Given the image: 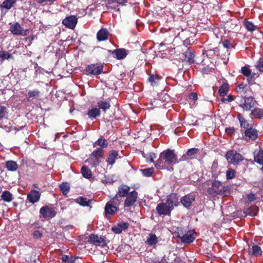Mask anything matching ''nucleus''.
<instances>
[{
	"mask_svg": "<svg viewBox=\"0 0 263 263\" xmlns=\"http://www.w3.org/2000/svg\"><path fill=\"white\" fill-rule=\"evenodd\" d=\"M180 161L174 150L167 149L160 153L159 159L155 162V166L159 170L173 171V165Z\"/></svg>",
	"mask_w": 263,
	"mask_h": 263,
	"instance_id": "nucleus-1",
	"label": "nucleus"
},
{
	"mask_svg": "<svg viewBox=\"0 0 263 263\" xmlns=\"http://www.w3.org/2000/svg\"><path fill=\"white\" fill-rule=\"evenodd\" d=\"M103 151L101 148H97L94 150L90 155L88 162L90 165L95 167L99 165L100 163V159L103 157Z\"/></svg>",
	"mask_w": 263,
	"mask_h": 263,
	"instance_id": "nucleus-2",
	"label": "nucleus"
},
{
	"mask_svg": "<svg viewBox=\"0 0 263 263\" xmlns=\"http://www.w3.org/2000/svg\"><path fill=\"white\" fill-rule=\"evenodd\" d=\"M226 158L228 163L234 165H237L243 160L242 156L234 150L228 151L226 154Z\"/></svg>",
	"mask_w": 263,
	"mask_h": 263,
	"instance_id": "nucleus-3",
	"label": "nucleus"
},
{
	"mask_svg": "<svg viewBox=\"0 0 263 263\" xmlns=\"http://www.w3.org/2000/svg\"><path fill=\"white\" fill-rule=\"evenodd\" d=\"M119 203L120 202L115 197L109 201L105 207L106 216L114 215L117 211L118 205Z\"/></svg>",
	"mask_w": 263,
	"mask_h": 263,
	"instance_id": "nucleus-4",
	"label": "nucleus"
},
{
	"mask_svg": "<svg viewBox=\"0 0 263 263\" xmlns=\"http://www.w3.org/2000/svg\"><path fill=\"white\" fill-rule=\"evenodd\" d=\"M9 31L13 35L25 36L28 33V30H24L18 23H10Z\"/></svg>",
	"mask_w": 263,
	"mask_h": 263,
	"instance_id": "nucleus-5",
	"label": "nucleus"
},
{
	"mask_svg": "<svg viewBox=\"0 0 263 263\" xmlns=\"http://www.w3.org/2000/svg\"><path fill=\"white\" fill-rule=\"evenodd\" d=\"M172 210L166 202H161L156 207V211L160 215H170Z\"/></svg>",
	"mask_w": 263,
	"mask_h": 263,
	"instance_id": "nucleus-6",
	"label": "nucleus"
},
{
	"mask_svg": "<svg viewBox=\"0 0 263 263\" xmlns=\"http://www.w3.org/2000/svg\"><path fill=\"white\" fill-rule=\"evenodd\" d=\"M138 198V193L133 191L129 192L126 196V199L124 202L125 207H130L134 204Z\"/></svg>",
	"mask_w": 263,
	"mask_h": 263,
	"instance_id": "nucleus-7",
	"label": "nucleus"
},
{
	"mask_svg": "<svg viewBox=\"0 0 263 263\" xmlns=\"http://www.w3.org/2000/svg\"><path fill=\"white\" fill-rule=\"evenodd\" d=\"M256 104V101L252 97L245 98L240 106L246 110H250Z\"/></svg>",
	"mask_w": 263,
	"mask_h": 263,
	"instance_id": "nucleus-8",
	"label": "nucleus"
},
{
	"mask_svg": "<svg viewBox=\"0 0 263 263\" xmlns=\"http://www.w3.org/2000/svg\"><path fill=\"white\" fill-rule=\"evenodd\" d=\"M40 214L44 218H52L55 216L56 212L51 207L45 206L41 208L40 210Z\"/></svg>",
	"mask_w": 263,
	"mask_h": 263,
	"instance_id": "nucleus-9",
	"label": "nucleus"
},
{
	"mask_svg": "<svg viewBox=\"0 0 263 263\" xmlns=\"http://www.w3.org/2000/svg\"><path fill=\"white\" fill-rule=\"evenodd\" d=\"M195 200V194H189L182 197L180 199V201L185 208L189 209L191 206L192 203Z\"/></svg>",
	"mask_w": 263,
	"mask_h": 263,
	"instance_id": "nucleus-10",
	"label": "nucleus"
},
{
	"mask_svg": "<svg viewBox=\"0 0 263 263\" xmlns=\"http://www.w3.org/2000/svg\"><path fill=\"white\" fill-rule=\"evenodd\" d=\"M88 241L96 246H103L105 245L104 238L95 234H90L88 237Z\"/></svg>",
	"mask_w": 263,
	"mask_h": 263,
	"instance_id": "nucleus-11",
	"label": "nucleus"
},
{
	"mask_svg": "<svg viewBox=\"0 0 263 263\" xmlns=\"http://www.w3.org/2000/svg\"><path fill=\"white\" fill-rule=\"evenodd\" d=\"M179 237L183 242L190 243L194 240L196 238V234L194 230H190L182 236L179 235Z\"/></svg>",
	"mask_w": 263,
	"mask_h": 263,
	"instance_id": "nucleus-12",
	"label": "nucleus"
},
{
	"mask_svg": "<svg viewBox=\"0 0 263 263\" xmlns=\"http://www.w3.org/2000/svg\"><path fill=\"white\" fill-rule=\"evenodd\" d=\"M77 18L74 15L66 17L63 20L62 23L70 29H74L77 24Z\"/></svg>",
	"mask_w": 263,
	"mask_h": 263,
	"instance_id": "nucleus-13",
	"label": "nucleus"
},
{
	"mask_svg": "<svg viewBox=\"0 0 263 263\" xmlns=\"http://www.w3.org/2000/svg\"><path fill=\"white\" fill-rule=\"evenodd\" d=\"M41 193L35 190H31L28 194L27 199L30 203H34L39 201Z\"/></svg>",
	"mask_w": 263,
	"mask_h": 263,
	"instance_id": "nucleus-14",
	"label": "nucleus"
},
{
	"mask_svg": "<svg viewBox=\"0 0 263 263\" xmlns=\"http://www.w3.org/2000/svg\"><path fill=\"white\" fill-rule=\"evenodd\" d=\"M165 202L172 210H173L174 208L177 206L179 204L178 197L175 194H171L167 197Z\"/></svg>",
	"mask_w": 263,
	"mask_h": 263,
	"instance_id": "nucleus-15",
	"label": "nucleus"
},
{
	"mask_svg": "<svg viewBox=\"0 0 263 263\" xmlns=\"http://www.w3.org/2000/svg\"><path fill=\"white\" fill-rule=\"evenodd\" d=\"M128 0H107V7L108 8L117 9L119 11V9L117 8L119 5H124Z\"/></svg>",
	"mask_w": 263,
	"mask_h": 263,
	"instance_id": "nucleus-16",
	"label": "nucleus"
},
{
	"mask_svg": "<svg viewBox=\"0 0 263 263\" xmlns=\"http://www.w3.org/2000/svg\"><path fill=\"white\" fill-rule=\"evenodd\" d=\"M86 71L91 74L98 75L102 73L103 66L97 64H91L88 66Z\"/></svg>",
	"mask_w": 263,
	"mask_h": 263,
	"instance_id": "nucleus-17",
	"label": "nucleus"
},
{
	"mask_svg": "<svg viewBox=\"0 0 263 263\" xmlns=\"http://www.w3.org/2000/svg\"><path fill=\"white\" fill-rule=\"evenodd\" d=\"M129 224L126 222H120L111 228V230L116 234H120L128 228Z\"/></svg>",
	"mask_w": 263,
	"mask_h": 263,
	"instance_id": "nucleus-18",
	"label": "nucleus"
},
{
	"mask_svg": "<svg viewBox=\"0 0 263 263\" xmlns=\"http://www.w3.org/2000/svg\"><path fill=\"white\" fill-rule=\"evenodd\" d=\"M221 182L218 180H215L212 183V187L209 188L208 191L211 195H217L222 187Z\"/></svg>",
	"mask_w": 263,
	"mask_h": 263,
	"instance_id": "nucleus-19",
	"label": "nucleus"
},
{
	"mask_svg": "<svg viewBox=\"0 0 263 263\" xmlns=\"http://www.w3.org/2000/svg\"><path fill=\"white\" fill-rule=\"evenodd\" d=\"M184 61L189 63L190 64L194 62L195 54L194 51L190 48H187V50L183 53Z\"/></svg>",
	"mask_w": 263,
	"mask_h": 263,
	"instance_id": "nucleus-20",
	"label": "nucleus"
},
{
	"mask_svg": "<svg viewBox=\"0 0 263 263\" xmlns=\"http://www.w3.org/2000/svg\"><path fill=\"white\" fill-rule=\"evenodd\" d=\"M129 187L128 186L125 184H122L119 186L118 192L115 197L117 198L116 197L118 195L121 197L126 196L129 193Z\"/></svg>",
	"mask_w": 263,
	"mask_h": 263,
	"instance_id": "nucleus-21",
	"label": "nucleus"
},
{
	"mask_svg": "<svg viewBox=\"0 0 263 263\" xmlns=\"http://www.w3.org/2000/svg\"><path fill=\"white\" fill-rule=\"evenodd\" d=\"M199 152L198 148H192L189 149L186 153L183 155L181 158L180 159V161H185L188 159V158H192L193 156L196 155Z\"/></svg>",
	"mask_w": 263,
	"mask_h": 263,
	"instance_id": "nucleus-22",
	"label": "nucleus"
},
{
	"mask_svg": "<svg viewBox=\"0 0 263 263\" xmlns=\"http://www.w3.org/2000/svg\"><path fill=\"white\" fill-rule=\"evenodd\" d=\"M119 155L118 152L115 150H112L109 152L107 160L108 163L112 165L116 162V159Z\"/></svg>",
	"mask_w": 263,
	"mask_h": 263,
	"instance_id": "nucleus-23",
	"label": "nucleus"
},
{
	"mask_svg": "<svg viewBox=\"0 0 263 263\" xmlns=\"http://www.w3.org/2000/svg\"><path fill=\"white\" fill-rule=\"evenodd\" d=\"M109 32L106 29L102 28L97 33V37L98 41H103L108 38Z\"/></svg>",
	"mask_w": 263,
	"mask_h": 263,
	"instance_id": "nucleus-24",
	"label": "nucleus"
},
{
	"mask_svg": "<svg viewBox=\"0 0 263 263\" xmlns=\"http://www.w3.org/2000/svg\"><path fill=\"white\" fill-rule=\"evenodd\" d=\"M112 54L115 55L117 59L121 60L124 59L127 55L126 50L123 48H120L115 50Z\"/></svg>",
	"mask_w": 263,
	"mask_h": 263,
	"instance_id": "nucleus-25",
	"label": "nucleus"
},
{
	"mask_svg": "<svg viewBox=\"0 0 263 263\" xmlns=\"http://www.w3.org/2000/svg\"><path fill=\"white\" fill-rule=\"evenodd\" d=\"M17 0H5L1 5L2 8L9 10L14 6Z\"/></svg>",
	"mask_w": 263,
	"mask_h": 263,
	"instance_id": "nucleus-26",
	"label": "nucleus"
},
{
	"mask_svg": "<svg viewBox=\"0 0 263 263\" xmlns=\"http://www.w3.org/2000/svg\"><path fill=\"white\" fill-rule=\"evenodd\" d=\"M249 254L254 256H260L262 254L261 249L257 245H253L249 251Z\"/></svg>",
	"mask_w": 263,
	"mask_h": 263,
	"instance_id": "nucleus-27",
	"label": "nucleus"
},
{
	"mask_svg": "<svg viewBox=\"0 0 263 263\" xmlns=\"http://www.w3.org/2000/svg\"><path fill=\"white\" fill-rule=\"evenodd\" d=\"M108 145L107 141L102 137L98 139L96 142L93 143V147H95L97 146H99L102 149V148H106Z\"/></svg>",
	"mask_w": 263,
	"mask_h": 263,
	"instance_id": "nucleus-28",
	"label": "nucleus"
},
{
	"mask_svg": "<svg viewBox=\"0 0 263 263\" xmlns=\"http://www.w3.org/2000/svg\"><path fill=\"white\" fill-rule=\"evenodd\" d=\"M1 199L7 202H10L13 199V195L8 191H4L1 196Z\"/></svg>",
	"mask_w": 263,
	"mask_h": 263,
	"instance_id": "nucleus-29",
	"label": "nucleus"
},
{
	"mask_svg": "<svg viewBox=\"0 0 263 263\" xmlns=\"http://www.w3.org/2000/svg\"><path fill=\"white\" fill-rule=\"evenodd\" d=\"M251 118H261L263 117V109L256 108L250 114Z\"/></svg>",
	"mask_w": 263,
	"mask_h": 263,
	"instance_id": "nucleus-30",
	"label": "nucleus"
},
{
	"mask_svg": "<svg viewBox=\"0 0 263 263\" xmlns=\"http://www.w3.org/2000/svg\"><path fill=\"white\" fill-rule=\"evenodd\" d=\"M245 135L252 140H255L257 137V132L255 129L249 128L245 131Z\"/></svg>",
	"mask_w": 263,
	"mask_h": 263,
	"instance_id": "nucleus-31",
	"label": "nucleus"
},
{
	"mask_svg": "<svg viewBox=\"0 0 263 263\" xmlns=\"http://www.w3.org/2000/svg\"><path fill=\"white\" fill-rule=\"evenodd\" d=\"M91 200L83 197H79L76 199V202L82 206H89Z\"/></svg>",
	"mask_w": 263,
	"mask_h": 263,
	"instance_id": "nucleus-32",
	"label": "nucleus"
},
{
	"mask_svg": "<svg viewBox=\"0 0 263 263\" xmlns=\"http://www.w3.org/2000/svg\"><path fill=\"white\" fill-rule=\"evenodd\" d=\"M258 211V208L256 206H253L247 209L244 213L247 215L255 216L257 215Z\"/></svg>",
	"mask_w": 263,
	"mask_h": 263,
	"instance_id": "nucleus-33",
	"label": "nucleus"
},
{
	"mask_svg": "<svg viewBox=\"0 0 263 263\" xmlns=\"http://www.w3.org/2000/svg\"><path fill=\"white\" fill-rule=\"evenodd\" d=\"M158 241V238L155 234L150 233L146 239V242L150 246L156 245Z\"/></svg>",
	"mask_w": 263,
	"mask_h": 263,
	"instance_id": "nucleus-34",
	"label": "nucleus"
},
{
	"mask_svg": "<svg viewBox=\"0 0 263 263\" xmlns=\"http://www.w3.org/2000/svg\"><path fill=\"white\" fill-rule=\"evenodd\" d=\"M98 106L99 109H101L105 112L110 108V105L109 102L107 101H100L98 102Z\"/></svg>",
	"mask_w": 263,
	"mask_h": 263,
	"instance_id": "nucleus-35",
	"label": "nucleus"
},
{
	"mask_svg": "<svg viewBox=\"0 0 263 263\" xmlns=\"http://www.w3.org/2000/svg\"><path fill=\"white\" fill-rule=\"evenodd\" d=\"M6 167L8 171H15L18 168V165L14 161H8L6 163Z\"/></svg>",
	"mask_w": 263,
	"mask_h": 263,
	"instance_id": "nucleus-36",
	"label": "nucleus"
},
{
	"mask_svg": "<svg viewBox=\"0 0 263 263\" xmlns=\"http://www.w3.org/2000/svg\"><path fill=\"white\" fill-rule=\"evenodd\" d=\"M241 72L245 76L247 77L251 76V78H254L256 76L255 73L252 74L251 70L248 66L241 67Z\"/></svg>",
	"mask_w": 263,
	"mask_h": 263,
	"instance_id": "nucleus-37",
	"label": "nucleus"
},
{
	"mask_svg": "<svg viewBox=\"0 0 263 263\" xmlns=\"http://www.w3.org/2000/svg\"><path fill=\"white\" fill-rule=\"evenodd\" d=\"M243 25L246 29L250 32H253L257 28V26L256 25H255L252 22L249 21H245L243 22Z\"/></svg>",
	"mask_w": 263,
	"mask_h": 263,
	"instance_id": "nucleus-38",
	"label": "nucleus"
},
{
	"mask_svg": "<svg viewBox=\"0 0 263 263\" xmlns=\"http://www.w3.org/2000/svg\"><path fill=\"white\" fill-rule=\"evenodd\" d=\"M81 173L84 177L89 179L92 176L91 170L86 166H83L81 168Z\"/></svg>",
	"mask_w": 263,
	"mask_h": 263,
	"instance_id": "nucleus-39",
	"label": "nucleus"
},
{
	"mask_svg": "<svg viewBox=\"0 0 263 263\" xmlns=\"http://www.w3.org/2000/svg\"><path fill=\"white\" fill-rule=\"evenodd\" d=\"M229 90L228 84L223 83L219 87L218 92L221 96H224Z\"/></svg>",
	"mask_w": 263,
	"mask_h": 263,
	"instance_id": "nucleus-40",
	"label": "nucleus"
},
{
	"mask_svg": "<svg viewBox=\"0 0 263 263\" xmlns=\"http://www.w3.org/2000/svg\"><path fill=\"white\" fill-rule=\"evenodd\" d=\"M254 160L258 163L263 164V151H259L257 153H255Z\"/></svg>",
	"mask_w": 263,
	"mask_h": 263,
	"instance_id": "nucleus-41",
	"label": "nucleus"
},
{
	"mask_svg": "<svg viewBox=\"0 0 263 263\" xmlns=\"http://www.w3.org/2000/svg\"><path fill=\"white\" fill-rule=\"evenodd\" d=\"M87 115L90 118L99 117L100 115V109L97 108H92L88 111Z\"/></svg>",
	"mask_w": 263,
	"mask_h": 263,
	"instance_id": "nucleus-42",
	"label": "nucleus"
},
{
	"mask_svg": "<svg viewBox=\"0 0 263 263\" xmlns=\"http://www.w3.org/2000/svg\"><path fill=\"white\" fill-rule=\"evenodd\" d=\"M60 190L61 191L62 193L64 195H66L69 191L70 186H69V184L67 182L62 183L60 185Z\"/></svg>",
	"mask_w": 263,
	"mask_h": 263,
	"instance_id": "nucleus-43",
	"label": "nucleus"
},
{
	"mask_svg": "<svg viewBox=\"0 0 263 263\" xmlns=\"http://www.w3.org/2000/svg\"><path fill=\"white\" fill-rule=\"evenodd\" d=\"M76 258L72 257H69L68 255H63L61 260L64 263H74Z\"/></svg>",
	"mask_w": 263,
	"mask_h": 263,
	"instance_id": "nucleus-44",
	"label": "nucleus"
},
{
	"mask_svg": "<svg viewBox=\"0 0 263 263\" xmlns=\"http://www.w3.org/2000/svg\"><path fill=\"white\" fill-rule=\"evenodd\" d=\"M8 115L7 108L2 105H0V121L5 118Z\"/></svg>",
	"mask_w": 263,
	"mask_h": 263,
	"instance_id": "nucleus-45",
	"label": "nucleus"
},
{
	"mask_svg": "<svg viewBox=\"0 0 263 263\" xmlns=\"http://www.w3.org/2000/svg\"><path fill=\"white\" fill-rule=\"evenodd\" d=\"M141 172L144 176L150 177L153 174L154 172V169L153 167L142 169L141 170Z\"/></svg>",
	"mask_w": 263,
	"mask_h": 263,
	"instance_id": "nucleus-46",
	"label": "nucleus"
},
{
	"mask_svg": "<svg viewBox=\"0 0 263 263\" xmlns=\"http://www.w3.org/2000/svg\"><path fill=\"white\" fill-rule=\"evenodd\" d=\"M13 58L12 54L9 53L8 52L4 51H0V58L2 59L3 61L11 59Z\"/></svg>",
	"mask_w": 263,
	"mask_h": 263,
	"instance_id": "nucleus-47",
	"label": "nucleus"
},
{
	"mask_svg": "<svg viewBox=\"0 0 263 263\" xmlns=\"http://www.w3.org/2000/svg\"><path fill=\"white\" fill-rule=\"evenodd\" d=\"M230 193V188L228 186H222L217 194L225 196Z\"/></svg>",
	"mask_w": 263,
	"mask_h": 263,
	"instance_id": "nucleus-48",
	"label": "nucleus"
},
{
	"mask_svg": "<svg viewBox=\"0 0 263 263\" xmlns=\"http://www.w3.org/2000/svg\"><path fill=\"white\" fill-rule=\"evenodd\" d=\"M146 158L147 162H153L155 164L156 161H154V159L156 158V155L153 153H150L144 156Z\"/></svg>",
	"mask_w": 263,
	"mask_h": 263,
	"instance_id": "nucleus-49",
	"label": "nucleus"
},
{
	"mask_svg": "<svg viewBox=\"0 0 263 263\" xmlns=\"http://www.w3.org/2000/svg\"><path fill=\"white\" fill-rule=\"evenodd\" d=\"M235 171L234 170L229 168L226 172V177L227 179H232L235 176Z\"/></svg>",
	"mask_w": 263,
	"mask_h": 263,
	"instance_id": "nucleus-50",
	"label": "nucleus"
},
{
	"mask_svg": "<svg viewBox=\"0 0 263 263\" xmlns=\"http://www.w3.org/2000/svg\"><path fill=\"white\" fill-rule=\"evenodd\" d=\"M256 69L260 71L263 72V58H260L256 64Z\"/></svg>",
	"mask_w": 263,
	"mask_h": 263,
	"instance_id": "nucleus-51",
	"label": "nucleus"
},
{
	"mask_svg": "<svg viewBox=\"0 0 263 263\" xmlns=\"http://www.w3.org/2000/svg\"><path fill=\"white\" fill-rule=\"evenodd\" d=\"M40 92L39 90H30L28 92V95L30 98L37 97L39 96Z\"/></svg>",
	"mask_w": 263,
	"mask_h": 263,
	"instance_id": "nucleus-52",
	"label": "nucleus"
},
{
	"mask_svg": "<svg viewBox=\"0 0 263 263\" xmlns=\"http://www.w3.org/2000/svg\"><path fill=\"white\" fill-rule=\"evenodd\" d=\"M159 80V78L157 75H151L148 78V80L151 83L152 85L156 84Z\"/></svg>",
	"mask_w": 263,
	"mask_h": 263,
	"instance_id": "nucleus-53",
	"label": "nucleus"
},
{
	"mask_svg": "<svg viewBox=\"0 0 263 263\" xmlns=\"http://www.w3.org/2000/svg\"><path fill=\"white\" fill-rule=\"evenodd\" d=\"M42 235H43L42 232H41L39 230L35 231L32 234L33 237L36 239H39V238H41L42 237Z\"/></svg>",
	"mask_w": 263,
	"mask_h": 263,
	"instance_id": "nucleus-54",
	"label": "nucleus"
},
{
	"mask_svg": "<svg viewBox=\"0 0 263 263\" xmlns=\"http://www.w3.org/2000/svg\"><path fill=\"white\" fill-rule=\"evenodd\" d=\"M223 46L226 48H229L231 46V43L228 40H224L222 43Z\"/></svg>",
	"mask_w": 263,
	"mask_h": 263,
	"instance_id": "nucleus-55",
	"label": "nucleus"
},
{
	"mask_svg": "<svg viewBox=\"0 0 263 263\" xmlns=\"http://www.w3.org/2000/svg\"><path fill=\"white\" fill-rule=\"evenodd\" d=\"M247 198H248V200L250 202H252V201H254L255 200V199H256L255 195L253 194H248L247 195Z\"/></svg>",
	"mask_w": 263,
	"mask_h": 263,
	"instance_id": "nucleus-56",
	"label": "nucleus"
},
{
	"mask_svg": "<svg viewBox=\"0 0 263 263\" xmlns=\"http://www.w3.org/2000/svg\"><path fill=\"white\" fill-rule=\"evenodd\" d=\"M189 98L193 100H197L198 99L197 94L195 92L191 93L189 95Z\"/></svg>",
	"mask_w": 263,
	"mask_h": 263,
	"instance_id": "nucleus-57",
	"label": "nucleus"
},
{
	"mask_svg": "<svg viewBox=\"0 0 263 263\" xmlns=\"http://www.w3.org/2000/svg\"><path fill=\"white\" fill-rule=\"evenodd\" d=\"M238 119L240 121L241 126L245 127L246 124V121H245V119L242 117H240V116H239Z\"/></svg>",
	"mask_w": 263,
	"mask_h": 263,
	"instance_id": "nucleus-58",
	"label": "nucleus"
},
{
	"mask_svg": "<svg viewBox=\"0 0 263 263\" xmlns=\"http://www.w3.org/2000/svg\"><path fill=\"white\" fill-rule=\"evenodd\" d=\"M233 100H234V97L233 96H229L227 98V101L229 102H230L231 101H232Z\"/></svg>",
	"mask_w": 263,
	"mask_h": 263,
	"instance_id": "nucleus-59",
	"label": "nucleus"
},
{
	"mask_svg": "<svg viewBox=\"0 0 263 263\" xmlns=\"http://www.w3.org/2000/svg\"><path fill=\"white\" fill-rule=\"evenodd\" d=\"M37 2L39 4H43L44 3L48 2V0H37Z\"/></svg>",
	"mask_w": 263,
	"mask_h": 263,
	"instance_id": "nucleus-60",
	"label": "nucleus"
},
{
	"mask_svg": "<svg viewBox=\"0 0 263 263\" xmlns=\"http://www.w3.org/2000/svg\"><path fill=\"white\" fill-rule=\"evenodd\" d=\"M218 163L217 161H214L212 164V167L213 168H216L217 166Z\"/></svg>",
	"mask_w": 263,
	"mask_h": 263,
	"instance_id": "nucleus-61",
	"label": "nucleus"
},
{
	"mask_svg": "<svg viewBox=\"0 0 263 263\" xmlns=\"http://www.w3.org/2000/svg\"><path fill=\"white\" fill-rule=\"evenodd\" d=\"M233 130H234V129H233V128H227V129H226V132H227V133H228L229 134H230V133H231L233 132Z\"/></svg>",
	"mask_w": 263,
	"mask_h": 263,
	"instance_id": "nucleus-62",
	"label": "nucleus"
},
{
	"mask_svg": "<svg viewBox=\"0 0 263 263\" xmlns=\"http://www.w3.org/2000/svg\"><path fill=\"white\" fill-rule=\"evenodd\" d=\"M245 85L243 84H239L238 85V88L240 89H243L244 87H245Z\"/></svg>",
	"mask_w": 263,
	"mask_h": 263,
	"instance_id": "nucleus-63",
	"label": "nucleus"
},
{
	"mask_svg": "<svg viewBox=\"0 0 263 263\" xmlns=\"http://www.w3.org/2000/svg\"><path fill=\"white\" fill-rule=\"evenodd\" d=\"M221 101L222 102H225L226 101H227V98L223 97L222 98H221Z\"/></svg>",
	"mask_w": 263,
	"mask_h": 263,
	"instance_id": "nucleus-64",
	"label": "nucleus"
}]
</instances>
